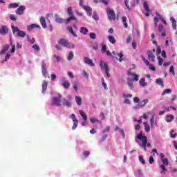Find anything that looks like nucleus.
I'll return each instance as SVG.
<instances>
[{
  "instance_id": "16",
  "label": "nucleus",
  "mask_w": 177,
  "mask_h": 177,
  "mask_svg": "<svg viewBox=\"0 0 177 177\" xmlns=\"http://www.w3.org/2000/svg\"><path fill=\"white\" fill-rule=\"evenodd\" d=\"M48 85L49 83L46 81H44L42 84V93H45L46 92V89L48 88Z\"/></svg>"
},
{
  "instance_id": "36",
  "label": "nucleus",
  "mask_w": 177,
  "mask_h": 177,
  "mask_svg": "<svg viewBox=\"0 0 177 177\" xmlns=\"http://www.w3.org/2000/svg\"><path fill=\"white\" fill-rule=\"evenodd\" d=\"M68 30L69 32H71V34H72V35H73V37H77V34H75V32H74V30H73V28L71 26L68 27Z\"/></svg>"
},
{
  "instance_id": "2",
  "label": "nucleus",
  "mask_w": 177,
  "mask_h": 177,
  "mask_svg": "<svg viewBox=\"0 0 177 177\" xmlns=\"http://www.w3.org/2000/svg\"><path fill=\"white\" fill-rule=\"evenodd\" d=\"M137 139L142 141V145H140V147H142L145 151H147V147H151V144L150 142H147V137L143 136V132L141 131L139 134L136 136Z\"/></svg>"
},
{
  "instance_id": "43",
  "label": "nucleus",
  "mask_w": 177,
  "mask_h": 177,
  "mask_svg": "<svg viewBox=\"0 0 177 177\" xmlns=\"http://www.w3.org/2000/svg\"><path fill=\"white\" fill-rule=\"evenodd\" d=\"M71 20H75V21H77V19L75 17L71 16L67 19L66 24L70 23V21H71Z\"/></svg>"
},
{
  "instance_id": "37",
  "label": "nucleus",
  "mask_w": 177,
  "mask_h": 177,
  "mask_svg": "<svg viewBox=\"0 0 177 177\" xmlns=\"http://www.w3.org/2000/svg\"><path fill=\"white\" fill-rule=\"evenodd\" d=\"M171 92H172V90L171 89H165L162 93V96H164V95H167V94L171 93Z\"/></svg>"
},
{
  "instance_id": "63",
  "label": "nucleus",
  "mask_w": 177,
  "mask_h": 177,
  "mask_svg": "<svg viewBox=\"0 0 177 177\" xmlns=\"http://www.w3.org/2000/svg\"><path fill=\"white\" fill-rule=\"evenodd\" d=\"M123 97H126V98L132 97V95L131 94H124Z\"/></svg>"
},
{
  "instance_id": "29",
  "label": "nucleus",
  "mask_w": 177,
  "mask_h": 177,
  "mask_svg": "<svg viewBox=\"0 0 177 177\" xmlns=\"http://www.w3.org/2000/svg\"><path fill=\"white\" fill-rule=\"evenodd\" d=\"M62 86L65 88V89H68L70 88V82H64L62 84Z\"/></svg>"
},
{
  "instance_id": "56",
  "label": "nucleus",
  "mask_w": 177,
  "mask_h": 177,
  "mask_svg": "<svg viewBox=\"0 0 177 177\" xmlns=\"http://www.w3.org/2000/svg\"><path fill=\"white\" fill-rule=\"evenodd\" d=\"M131 39H132V36L131 35H129L127 36V43L129 44L131 42Z\"/></svg>"
},
{
  "instance_id": "33",
  "label": "nucleus",
  "mask_w": 177,
  "mask_h": 177,
  "mask_svg": "<svg viewBox=\"0 0 177 177\" xmlns=\"http://www.w3.org/2000/svg\"><path fill=\"white\" fill-rule=\"evenodd\" d=\"M93 2L94 3H98V2H102L104 5H109V2L106 0H94Z\"/></svg>"
},
{
  "instance_id": "48",
  "label": "nucleus",
  "mask_w": 177,
  "mask_h": 177,
  "mask_svg": "<svg viewBox=\"0 0 177 177\" xmlns=\"http://www.w3.org/2000/svg\"><path fill=\"white\" fill-rule=\"evenodd\" d=\"M162 162L163 163V165H168V164H169L168 162V158L162 159Z\"/></svg>"
},
{
  "instance_id": "62",
  "label": "nucleus",
  "mask_w": 177,
  "mask_h": 177,
  "mask_svg": "<svg viewBox=\"0 0 177 177\" xmlns=\"http://www.w3.org/2000/svg\"><path fill=\"white\" fill-rule=\"evenodd\" d=\"M176 135H177L176 133H175L174 134V130H171V138H176Z\"/></svg>"
},
{
  "instance_id": "30",
  "label": "nucleus",
  "mask_w": 177,
  "mask_h": 177,
  "mask_svg": "<svg viewBox=\"0 0 177 177\" xmlns=\"http://www.w3.org/2000/svg\"><path fill=\"white\" fill-rule=\"evenodd\" d=\"M143 6L146 12H150V8H149V4H147V2L144 1Z\"/></svg>"
},
{
  "instance_id": "12",
  "label": "nucleus",
  "mask_w": 177,
  "mask_h": 177,
  "mask_svg": "<svg viewBox=\"0 0 177 177\" xmlns=\"http://www.w3.org/2000/svg\"><path fill=\"white\" fill-rule=\"evenodd\" d=\"M84 62L86 64H88V66H91L92 67L95 66V63H93V60L89 59L88 57H85L84 58Z\"/></svg>"
},
{
  "instance_id": "6",
  "label": "nucleus",
  "mask_w": 177,
  "mask_h": 177,
  "mask_svg": "<svg viewBox=\"0 0 177 177\" xmlns=\"http://www.w3.org/2000/svg\"><path fill=\"white\" fill-rule=\"evenodd\" d=\"M106 15L108 16L109 20H115V12L111 8H106Z\"/></svg>"
},
{
  "instance_id": "5",
  "label": "nucleus",
  "mask_w": 177,
  "mask_h": 177,
  "mask_svg": "<svg viewBox=\"0 0 177 177\" xmlns=\"http://www.w3.org/2000/svg\"><path fill=\"white\" fill-rule=\"evenodd\" d=\"M100 66L101 67V70H104L105 74H106V76L109 77H110V68H109V65H107V63L100 61Z\"/></svg>"
},
{
  "instance_id": "60",
  "label": "nucleus",
  "mask_w": 177,
  "mask_h": 177,
  "mask_svg": "<svg viewBox=\"0 0 177 177\" xmlns=\"http://www.w3.org/2000/svg\"><path fill=\"white\" fill-rule=\"evenodd\" d=\"M133 102L134 103H139V102H140V99H139L137 97H133Z\"/></svg>"
},
{
  "instance_id": "45",
  "label": "nucleus",
  "mask_w": 177,
  "mask_h": 177,
  "mask_svg": "<svg viewBox=\"0 0 177 177\" xmlns=\"http://www.w3.org/2000/svg\"><path fill=\"white\" fill-rule=\"evenodd\" d=\"M89 37L91 39H96V34L93 32H91L89 34Z\"/></svg>"
},
{
  "instance_id": "31",
  "label": "nucleus",
  "mask_w": 177,
  "mask_h": 177,
  "mask_svg": "<svg viewBox=\"0 0 177 177\" xmlns=\"http://www.w3.org/2000/svg\"><path fill=\"white\" fill-rule=\"evenodd\" d=\"M74 59V52L71 51L67 57V60H73Z\"/></svg>"
},
{
  "instance_id": "34",
  "label": "nucleus",
  "mask_w": 177,
  "mask_h": 177,
  "mask_svg": "<svg viewBox=\"0 0 177 177\" xmlns=\"http://www.w3.org/2000/svg\"><path fill=\"white\" fill-rule=\"evenodd\" d=\"M108 39L111 44H115V38H114L113 36H109L108 37Z\"/></svg>"
},
{
  "instance_id": "27",
  "label": "nucleus",
  "mask_w": 177,
  "mask_h": 177,
  "mask_svg": "<svg viewBox=\"0 0 177 177\" xmlns=\"http://www.w3.org/2000/svg\"><path fill=\"white\" fill-rule=\"evenodd\" d=\"M88 28H85V27H82L80 28V32L81 34H83V35H86V34H88Z\"/></svg>"
},
{
  "instance_id": "42",
  "label": "nucleus",
  "mask_w": 177,
  "mask_h": 177,
  "mask_svg": "<svg viewBox=\"0 0 177 177\" xmlns=\"http://www.w3.org/2000/svg\"><path fill=\"white\" fill-rule=\"evenodd\" d=\"M107 50V46L102 45L101 52L102 53H106V51Z\"/></svg>"
},
{
  "instance_id": "20",
  "label": "nucleus",
  "mask_w": 177,
  "mask_h": 177,
  "mask_svg": "<svg viewBox=\"0 0 177 177\" xmlns=\"http://www.w3.org/2000/svg\"><path fill=\"white\" fill-rule=\"evenodd\" d=\"M55 21L57 23H59V24H62L64 20L62 17H60L59 15H55Z\"/></svg>"
},
{
  "instance_id": "14",
  "label": "nucleus",
  "mask_w": 177,
  "mask_h": 177,
  "mask_svg": "<svg viewBox=\"0 0 177 177\" xmlns=\"http://www.w3.org/2000/svg\"><path fill=\"white\" fill-rule=\"evenodd\" d=\"M82 8L84 10H86L88 16H92V8L91 7L88 6H82Z\"/></svg>"
},
{
  "instance_id": "47",
  "label": "nucleus",
  "mask_w": 177,
  "mask_h": 177,
  "mask_svg": "<svg viewBox=\"0 0 177 177\" xmlns=\"http://www.w3.org/2000/svg\"><path fill=\"white\" fill-rule=\"evenodd\" d=\"M139 161L142 162V164H146V160H145V158H143V156H139Z\"/></svg>"
},
{
  "instance_id": "54",
  "label": "nucleus",
  "mask_w": 177,
  "mask_h": 177,
  "mask_svg": "<svg viewBox=\"0 0 177 177\" xmlns=\"http://www.w3.org/2000/svg\"><path fill=\"white\" fill-rule=\"evenodd\" d=\"M160 168L162 169V174L167 171V169L165 168V165H160Z\"/></svg>"
},
{
  "instance_id": "35",
  "label": "nucleus",
  "mask_w": 177,
  "mask_h": 177,
  "mask_svg": "<svg viewBox=\"0 0 177 177\" xmlns=\"http://www.w3.org/2000/svg\"><path fill=\"white\" fill-rule=\"evenodd\" d=\"M131 76L133 77L131 81H136V82L139 81V76L136 73L131 74Z\"/></svg>"
},
{
  "instance_id": "17",
  "label": "nucleus",
  "mask_w": 177,
  "mask_h": 177,
  "mask_svg": "<svg viewBox=\"0 0 177 177\" xmlns=\"http://www.w3.org/2000/svg\"><path fill=\"white\" fill-rule=\"evenodd\" d=\"M32 28H41V26L37 24H31V25H29L27 28L28 31H31Z\"/></svg>"
},
{
  "instance_id": "50",
  "label": "nucleus",
  "mask_w": 177,
  "mask_h": 177,
  "mask_svg": "<svg viewBox=\"0 0 177 177\" xmlns=\"http://www.w3.org/2000/svg\"><path fill=\"white\" fill-rule=\"evenodd\" d=\"M149 114H151V112L148 111L147 113H144L142 118H145V120H147L148 118L147 115H149Z\"/></svg>"
},
{
  "instance_id": "40",
  "label": "nucleus",
  "mask_w": 177,
  "mask_h": 177,
  "mask_svg": "<svg viewBox=\"0 0 177 177\" xmlns=\"http://www.w3.org/2000/svg\"><path fill=\"white\" fill-rule=\"evenodd\" d=\"M133 3L131 4V8H135V6H138L139 5V0H133Z\"/></svg>"
},
{
  "instance_id": "23",
  "label": "nucleus",
  "mask_w": 177,
  "mask_h": 177,
  "mask_svg": "<svg viewBox=\"0 0 177 177\" xmlns=\"http://www.w3.org/2000/svg\"><path fill=\"white\" fill-rule=\"evenodd\" d=\"M75 102H76L77 106H81V104H82V98H81V97L76 96Z\"/></svg>"
},
{
  "instance_id": "26",
  "label": "nucleus",
  "mask_w": 177,
  "mask_h": 177,
  "mask_svg": "<svg viewBox=\"0 0 177 177\" xmlns=\"http://www.w3.org/2000/svg\"><path fill=\"white\" fill-rule=\"evenodd\" d=\"M174 115H167L166 121L167 122H172L174 121Z\"/></svg>"
},
{
  "instance_id": "61",
  "label": "nucleus",
  "mask_w": 177,
  "mask_h": 177,
  "mask_svg": "<svg viewBox=\"0 0 177 177\" xmlns=\"http://www.w3.org/2000/svg\"><path fill=\"white\" fill-rule=\"evenodd\" d=\"M54 57H55V59H56L57 62H60V60H61L60 56L54 55Z\"/></svg>"
},
{
  "instance_id": "24",
  "label": "nucleus",
  "mask_w": 177,
  "mask_h": 177,
  "mask_svg": "<svg viewBox=\"0 0 177 177\" xmlns=\"http://www.w3.org/2000/svg\"><path fill=\"white\" fill-rule=\"evenodd\" d=\"M79 113H80V115H82V117L84 121H88V117L86 116L85 113H84V111H82V110H80Z\"/></svg>"
},
{
  "instance_id": "11",
  "label": "nucleus",
  "mask_w": 177,
  "mask_h": 177,
  "mask_svg": "<svg viewBox=\"0 0 177 177\" xmlns=\"http://www.w3.org/2000/svg\"><path fill=\"white\" fill-rule=\"evenodd\" d=\"M24 10H26V7L24 6H20L15 11L16 15H19L21 16L24 13Z\"/></svg>"
},
{
  "instance_id": "32",
  "label": "nucleus",
  "mask_w": 177,
  "mask_h": 177,
  "mask_svg": "<svg viewBox=\"0 0 177 177\" xmlns=\"http://www.w3.org/2000/svg\"><path fill=\"white\" fill-rule=\"evenodd\" d=\"M122 20L124 28H128V24H127V17H122Z\"/></svg>"
},
{
  "instance_id": "3",
  "label": "nucleus",
  "mask_w": 177,
  "mask_h": 177,
  "mask_svg": "<svg viewBox=\"0 0 177 177\" xmlns=\"http://www.w3.org/2000/svg\"><path fill=\"white\" fill-rule=\"evenodd\" d=\"M11 28H12V33L16 35L17 37H21V38H24L27 35L24 31L19 29L17 26H12Z\"/></svg>"
},
{
  "instance_id": "39",
  "label": "nucleus",
  "mask_w": 177,
  "mask_h": 177,
  "mask_svg": "<svg viewBox=\"0 0 177 177\" xmlns=\"http://www.w3.org/2000/svg\"><path fill=\"white\" fill-rule=\"evenodd\" d=\"M141 57H142L144 63H145V64L147 66H150V62H149V60L146 59V58L143 55H141Z\"/></svg>"
},
{
  "instance_id": "25",
  "label": "nucleus",
  "mask_w": 177,
  "mask_h": 177,
  "mask_svg": "<svg viewBox=\"0 0 177 177\" xmlns=\"http://www.w3.org/2000/svg\"><path fill=\"white\" fill-rule=\"evenodd\" d=\"M143 124H144L145 132H150V125H149L147 122H144Z\"/></svg>"
},
{
  "instance_id": "9",
  "label": "nucleus",
  "mask_w": 177,
  "mask_h": 177,
  "mask_svg": "<svg viewBox=\"0 0 177 177\" xmlns=\"http://www.w3.org/2000/svg\"><path fill=\"white\" fill-rule=\"evenodd\" d=\"M70 118L73 121V126L72 127V129L74 131V129H76L78 127V119L75 117V114L72 113L70 116Z\"/></svg>"
},
{
  "instance_id": "18",
  "label": "nucleus",
  "mask_w": 177,
  "mask_h": 177,
  "mask_svg": "<svg viewBox=\"0 0 177 177\" xmlns=\"http://www.w3.org/2000/svg\"><path fill=\"white\" fill-rule=\"evenodd\" d=\"M149 103V100L145 99L143 101L139 102V107H145Z\"/></svg>"
},
{
  "instance_id": "64",
  "label": "nucleus",
  "mask_w": 177,
  "mask_h": 177,
  "mask_svg": "<svg viewBox=\"0 0 177 177\" xmlns=\"http://www.w3.org/2000/svg\"><path fill=\"white\" fill-rule=\"evenodd\" d=\"M68 75L70 78H74V75L72 73V72H68Z\"/></svg>"
},
{
  "instance_id": "28",
  "label": "nucleus",
  "mask_w": 177,
  "mask_h": 177,
  "mask_svg": "<svg viewBox=\"0 0 177 177\" xmlns=\"http://www.w3.org/2000/svg\"><path fill=\"white\" fill-rule=\"evenodd\" d=\"M19 5H20V3H10L9 4L8 8L10 9H12V8L15 9L16 8H19Z\"/></svg>"
},
{
  "instance_id": "10",
  "label": "nucleus",
  "mask_w": 177,
  "mask_h": 177,
  "mask_svg": "<svg viewBox=\"0 0 177 177\" xmlns=\"http://www.w3.org/2000/svg\"><path fill=\"white\" fill-rule=\"evenodd\" d=\"M8 32H9V28H8V26L3 25L0 28V34L1 35H6Z\"/></svg>"
},
{
  "instance_id": "59",
  "label": "nucleus",
  "mask_w": 177,
  "mask_h": 177,
  "mask_svg": "<svg viewBox=\"0 0 177 177\" xmlns=\"http://www.w3.org/2000/svg\"><path fill=\"white\" fill-rule=\"evenodd\" d=\"M149 164H153L154 162V158H153V156L149 157Z\"/></svg>"
},
{
  "instance_id": "1",
  "label": "nucleus",
  "mask_w": 177,
  "mask_h": 177,
  "mask_svg": "<svg viewBox=\"0 0 177 177\" xmlns=\"http://www.w3.org/2000/svg\"><path fill=\"white\" fill-rule=\"evenodd\" d=\"M62 102L63 106H66V107H71V102L67 100L66 98H63V95L61 94H58V97H54L51 100L52 106H62Z\"/></svg>"
},
{
  "instance_id": "22",
  "label": "nucleus",
  "mask_w": 177,
  "mask_h": 177,
  "mask_svg": "<svg viewBox=\"0 0 177 177\" xmlns=\"http://www.w3.org/2000/svg\"><path fill=\"white\" fill-rule=\"evenodd\" d=\"M156 82L158 85H160L162 88L164 86V81H162V79L161 78H158L156 80Z\"/></svg>"
},
{
  "instance_id": "57",
  "label": "nucleus",
  "mask_w": 177,
  "mask_h": 177,
  "mask_svg": "<svg viewBox=\"0 0 177 177\" xmlns=\"http://www.w3.org/2000/svg\"><path fill=\"white\" fill-rule=\"evenodd\" d=\"M162 57L164 58V59H167V52H165V50H162Z\"/></svg>"
},
{
  "instance_id": "13",
  "label": "nucleus",
  "mask_w": 177,
  "mask_h": 177,
  "mask_svg": "<svg viewBox=\"0 0 177 177\" xmlns=\"http://www.w3.org/2000/svg\"><path fill=\"white\" fill-rule=\"evenodd\" d=\"M10 46L9 44H4L1 50L0 51V55H5L7 50H9Z\"/></svg>"
},
{
  "instance_id": "38",
  "label": "nucleus",
  "mask_w": 177,
  "mask_h": 177,
  "mask_svg": "<svg viewBox=\"0 0 177 177\" xmlns=\"http://www.w3.org/2000/svg\"><path fill=\"white\" fill-rule=\"evenodd\" d=\"M133 80H129L127 82V85L129 86L130 89H133Z\"/></svg>"
},
{
  "instance_id": "15",
  "label": "nucleus",
  "mask_w": 177,
  "mask_h": 177,
  "mask_svg": "<svg viewBox=\"0 0 177 177\" xmlns=\"http://www.w3.org/2000/svg\"><path fill=\"white\" fill-rule=\"evenodd\" d=\"M158 30L160 32H162V35H161L162 37H165L166 33H165V30H164V26H162V24H160L158 26Z\"/></svg>"
},
{
  "instance_id": "41",
  "label": "nucleus",
  "mask_w": 177,
  "mask_h": 177,
  "mask_svg": "<svg viewBox=\"0 0 177 177\" xmlns=\"http://www.w3.org/2000/svg\"><path fill=\"white\" fill-rule=\"evenodd\" d=\"M67 12H68V15L69 16H73L74 15V13L73 12V9L71 8V7L68 8Z\"/></svg>"
},
{
  "instance_id": "19",
  "label": "nucleus",
  "mask_w": 177,
  "mask_h": 177,
  "mask_svg": "<svg viewBox=\"0 0 177 177\" xmlns=\"http://www.w3.org/2000/svg\"><path fill=\"white\" fill-rule=\"evenodd\" d=\"M40 24H41L43 28H46V21L45 20V17H41Z\"/></svg>"
},
{
  "instance_id": "4",
  "label": "nucleus",
  "mask_w": 177,
  "mask_h": 177,
  "mask_svg": "<svg viewBox=\"0 0 177 177\" xmlns=\"http://www.w3.org/2000/svg\"><path fill=\"white\" fill-rule=\"evenodd\" d=\"M58 43L59 45L65 46V48H68V49H74V44L68 42V40L66 39H60Z\"/></svg>"
},
{
  "instance_id": "8",
  "label": "nucleus",
  "mask_w": 177,
  "mask_h": 177,
  "mask_svg": "<svg viewBox=\"0 0 177 177\" xmlns=\"http://www.w3.org/2000/svg\"><path fill=\"white\" fill-rule=\"evenodd\" d=\"M41 71L45 78H50L49 74L48 73V71L46 70V64H45V62H42L41 63Z\"/></svg>"
},
{
  "instance_id": "46",
  "label": "nucleus",
  "mask_w": 177,
  "mask_h": 177,
  "mask_svg": "<svg viewBox=\"0 0 177 177\" xmlns=\"http://www.w3.org/2000/svg\"><path fill=\"white\" fill-rule=\"evenodd\" d=\"M158 66H162V62H164V59L161 58L160 57H158Z\"/></svg>"
},
{
  "instance_id": "51",
  "label": "nucleus",
  "mask_w": 177,
  "mask_h": 177,
  "mask_svg": "<svg viewBox=\"0 0 177 177\" xmlns=\"http://www.w3.org/2000/svg\"><path fill=\"white\" fill-rule=\"evenodd\" d=\"M82 75H83V77H85L87 79L89 78V75L85 71H83V73H82Z\"/></svg>"
},
{
  "instance_id": "21",
  "label": "nucleus",
  "mask_w": 177,
  "mask_h": 177,
  "mask_svg": "<svg viewBox=\"0 0 177 177\" xmlns=\"http://www.w3.org/2000/svg\"><path fill=\"white\" fill-rule=\"evenodd\" d=\"M139 84L140 85V86H147V83L146 82V79L145 78H142L139 80Z\"/></svg>"
},
{
  "instance_id": "7",
  "label": "nucleus",
  "mask_w": 177,
  "mask_h": 177,
  "mask_svg": "<svg viewBox=\"0 0 177 177\" xmlns=\"http://www.w3.org/2000/svg\"><path fill=\"white\" fill-rule=\"evenodd\" d=\"M147 53L149 60H151V62H154L156 59V55H154V53H156V48L148 50Z\"/></svg>"
},
{
  "instance_id": "58",
  "label": "nucleus",
  "mask_w": 177,
  "mask_h": 177,
  "mask_svg": "<svg viewBox=\"0 0 177 177\" xmlns=\"http://www.w3.org/2000/svg\"><path fill=\"white\" fill-rule=\"evenodd\" d=\"M162 51H161V48H160V46H158L157 48V50H156V55H160V53H162Z\"/></svg>"
},
{
  "instance_id": "44",
  "label": "nucleus",
  "mask_w": 177,
  "mask_h": 177,
  "mask_svg": "<svg viewBox=\"0 0 177 177\" xmlns=\"http://www.w3.org/2000/svg\"><path fill=\"white\" fill-rule=\"evenodd\" d=\"M89 154H91V152L89 151H84L83 152V156L85 158H86V157L89 156Z\"/></svg>"
},
{
  "instance_id": "52",
  "label": "nucleus",
  "mask_w": 177,
  "mask_h": 177,
  "mask_svg": "<svg viewBox=\"0 0 177 177\" xmlns=\"http://www.w3.org/2000/svg\"><path fill=\"white\" fill-rule=\"evenodd\" d=\"M10 19L12 21H16V20H17V18L15 15H10Z\"/></svg>"
},
{
  "instance_id": "55",
  "label": "nucleus",
  "mask_w": 177,
  "mask_h": 177,
  "mask_svg": "<svg viewBox=\"0 0 177 177\" xmlns=\"http://www.w3.org/2000/svg\"><path fill=\"white\" fill-rule=\"evenodd\" d=\"M110 131V126H107L103 131V133H106V132H109Z\"/></svg>"
},
{
  "instance_id": "49",
  "label": "nucleus",
  "mask_w": 177,
  "mask_h": 177,
  "mask_svg": "<svg viewBox=\"0 0 177 177\" xmlns=\"http://www.w3.org/2000/svg\"><path fill=\"white\" fill-rule=\"evenodd\" d=\"M169 73L173 74V75H175V70L174 68V66H171L169 68Z\"/></svg>"
},
{
  "instance_id": "53",
  "label": "nucleus",
  "mask_w": 177,
  "mask_h": 177,
  "mask_svg": "<svg viewBox=\"0 0 177 177\" xmlns=\"http://www.w3.org/2000/svg\"><path fill=\"white\" fill-rule=\"evenodd\" d=\"M32 48L35 49V50H39V46L38 44H34Z\"/></svg>"
}]
</instances>
